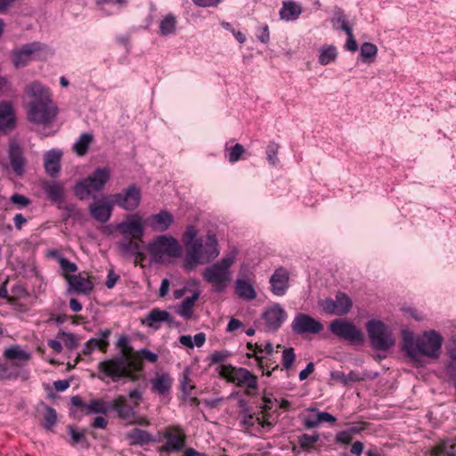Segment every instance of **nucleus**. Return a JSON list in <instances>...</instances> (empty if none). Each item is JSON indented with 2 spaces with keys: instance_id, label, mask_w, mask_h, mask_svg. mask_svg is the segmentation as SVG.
<instances>
[{
  "instance_id": "1",
  "label": "nucleus",
  "mask_w": 456,
  "mask_h": 456,
  "mask_svg": "<svg viewBox=\"0 0 456 456\" xmlns=\"http://www.w3.org/2000/svg\"><path fill=\"white\" fill-rule=\"evenodd\" d=\"M24 93L32 99L27 108L28 119L45 126L51 124L57 115V107L48 88L38 81H33L26 86Z\"/></svg>"
},
{
  "instance_id": "2",
  "label": "nucleus",
  "mask_w": 456,
  "mask_h": 456,
  "mask_svg": "<svg viewBox=\"0 0 456 456\" xmlns=\"http://www.w3.org/2000/svg\"><path fill=\"white\" fill-rule=\"evenodd\" d=\"M402 338L403 350L414 362H419L420 356L431 359L440 356L444 338L434 330L424 331L422 336H414L411 330H403Z\"/></svg>"
},
{
  "instance_id": "3",
  "label": "nucleus",
  "mask_w": 456,
  "mask_h": 456,
  "mask_svg": "<svg viewBox=\"0 0 456 456\" xmlns=\"http://www.w3.org/2000/svg\"><path fill=\"white\" fill-rule=\"evenodd\" d=\"M98 378L104 381L110 378L113 382L122 379H128L131 381H137L139 376L131 371V362L124 356H115L106 359L98 363Z\"/></svg>"
},
{
  "instance_id": "4",
  "label": "nucleus",
  "mask_w": 456,
  "mask_h": 456,
  "mask_svg": "<svg viewBox=\"0 0 456 456\" xmlns=\"http://www.w3.org/2000/svg\"><path fill=\"white\" fill-rule=\"evenodd\" d=\"M110 178V171L108 167H97L92 175L75 183L73 192L79 200H86L93 192L102 191Z\"/></svg>"
},
{
  "instance_id": "5",
  "label": "nucleus",
  "mask_w": 456,
  "mask_h": 456,
  "mask_svg": "<svg viewBox=\"0 0 456 456\" xmlns=\"http://www.w3.org/2000/svg\"><path fill=\"white\" fill-rule=\"evenodd\" d=\"M219 375L237 387H245V395H253L258 388L257 377L248 369L234 367L232 364L222 365Z\"/></svg>"
},
{
  "instance_id": "6",
  "label": "nucleus",
  "mask_w": 456,
  "mask_h": 456,
  "mask_svg": "<svg viewBox=\"0 0 456 456\" xmlns=\"http://www.w3.org/2000/svg\"><path fill=\"white\" fill-rule=\"evenodd\" d=\"M147 250L156 263H160L163 256H180L182 248L175 238L159 235L148 243Z\"/></svg>"
},
{
  "instance_id": "7",
  "label": "nucleus",
  "mask_w": 456,
  "mask_h": 456,
  "mask_svg": "<svg viewBox=\"0 0 456 456\" xmlns=\"http://www.w3.org/2000/svg\"><path fill=\"white\" fill-rule=\"evenodd\" d=\"M366 330L371 344L376 350L386 351L395 344L391 331L387 325L379 320H370L366 323Z\"/></svg>"
},
{
  "instance_id": "8",
  "label": "nucleus",
  "mask_w": 456,
  "mask_h": 456,
  "mask_svg": "<svg viewBox=\"0 0 456 456\" xmlns=\"http://www.w3.org/2000/svg\"><path fill=\"white\" fill-rule=\"evenodd\" d=\"M45 48V45L37 41L27 43L11 52L12 62L16 69L26 67L32 61L39 60Z\"/></svg>"
},
{
  "instance_id": "9",
  "label": "nucleus",
  "mask_w": 456,
  "mask_h": 456,
  "mask_svg": "<svg viewBox=\"0 0 456 456\" xmlns=\"http://www.w3.org/2000/svg\"><path fill=\"white\" fill-rule=\"evenodd\" d=\"M330 332L351 345H361L364 341L362 331L346 319H336L330 323Z\"/></svg>"
},
{
  "instance_id": "10",
  "label": "nucleus",
  "mask_w": 456,
  "mask_h": 456,
  "mask_svg": "<svg viewBox=\"0 0 456 456\" xmlns=\"http://www.w3.org/2000/svg\"><path fill=\"white\" fill-rule=\"evenodd\" d=\"M110 199L114 206H118L126 211H134L141 203L142 191L135 183H132L120 192L110 195Z\"/></svg>"
},
{
  "instance_id": "11",
  "label": "nucleus",
  "mask_w": 456,
  "mask_h": 456,
  "mask_svg": "<svg viewBox=\"0 0 456 456\" xmlns=\"http://www.w3.org/2000/svg\"><path fill=\"white\" fill-rule=\"evenodd\" d=\"M291 330L295 334L302 335L305 333L318 334L323 330L322 323L306 314H297L292 323Z\"/></svg>"
},
{
  "instance_id": "12",
  "label": "nucleus",
  "mask_w": 456,
  "mask_h": 456,
  "mask_svg": "<svg viewBox=\"0 0 456 456\" xmlns=\"http://www.w3.org/2000/svg\"><path fill=\"white\" fill-rule=\"evenodd\" d=\"M185 248V256L183 259V267L187 271H192L200 264H204L203 260V240L201 238L183 244Z\"/></svg>"
},
{
  "instance_id": "13",
  "label": "nucleus",
  "mask_w": 456,
  "mask_h": 456,
  "mask_svg": "<svg viewBox=\"0 0 456 456\" xmlns=\"http://www.w3.org/2000/svg\"><path fill=\"white\" fill-rule=\"evenodd\" d=\"M265 321V330L269 332L277 331L287 319V314L280 304H274L262 314Z\"/></svg>"
},
{
  "instance_id": "14",
  "label": "nucleus",
  "mask_w": 456,
  "mask_h": 456,
  "mask_svg": "<svg viewBox=\"0 0 456 456\" xmlns=\"http://www.w3.org/2000/svg\"><path fill=\"white\" fill-rule=\"evenodd\" d=\"M117 228L120 233L130 235L135 240H142L144 236V226L137 214L129 216L126 221L119 223Z\"/></svg>"
},
{
  "instance_id": "15",
  "label": "nucleus",
  "mask_w": 456,
  "mask_h": 456,
  "mask_svg": "<svg viewBox=\"0 0 456 456\" xmlns=\"http://www.w3.org/2000/svg\"><path fill=\"white\" fill-rule=\"evenodd\" d=\"M164 437L167 442L159 449L160 452H178L185 445L186 437L183 434H181V429L178 426L168 428L164 434Z\"/></svg>"
},
{
  "instance_id": "16",
  "label": "nucleus",
  "mask_w": 456,
  "mask_h": 456,
  "mask_svg": "<svg viewBox=\"0 0 456 456\" xmlns=\"http://www.w3.org/2000/svg\"><path fill=\"white\" fill-rule=\"evenodd\" d=\"M203 278L208 283L213 284L215 292H222L226 287V283L230 281L229 272H224L218 265H211L203 272Z\"/></svg>"
},
{
  "instance_id": "17",
  "label": "nucleus",
  "mask_w": 456,
  "mask_h": 456,
  "mask_svg": "<svg viewBox=\"0 0 456 456\" xmlns=\"http://www.w3.org/2000/svg\"><path fill=\"white\" fill-rule=\"evenodd\" d=\"M148 225L154 232H163L169 229L174 223V217L167 210H160L147 219Z\"/></svg>"
},
{
  "instance_id": "18",
  "label": "nucleus",
  "mask_w": 456,
  "mask_h": 456,
  "mask_svg": "<svg viewBox=\"0 0 456 456\" xmlns=\"http://www.w3.org/2000/svg\"><path fill=\"white\" fill-rule=\"evenodd\" d=\"M271 291L275 296H283L289 289V273L284 268H278L270 277Z\"/></svg>"
},
{
  "instance_id": "19",
  "label": "nucleus",
  "mask_w": 456,
  "mask_h": 456,
  "mask_svg": "<svg viewBox=\"0 0 456 456\" xmlns=\"http://www.w3.org/2000/svg\"><path fill=\"white\" fill-rule=\"evenodd\" d=\"M9 160L12 169L16 175L21 176L25 172V157L22 148L15 143L12 142L9 147Z\"/></svg>"
},
{
  "instance_id": "20",
  "label": "nucleus",
  "mask_w": 456,
  "mask_h": 456,
  "mask_svg": "<svg viewBox=\"0 0 456 456\" xmlns=\"http://www.w3.org/2000/svg\"><path fill=\"white\" fill-rule=\"evenodd\" d=\"M113 206L111 200L92 203L89 206L90 216L102 224L107 223L112 215Z\"/></svg>"
},
{
  "instance_id": "21",
  "label": "nucleus",
  "mask_w": 456,
  "mask_h": 456,
  "mask_svg": "<svg viewBox=\"0 0 456 456\" xmlns=\"http://www.w3.org/2000/svg\"><path fill=\"white\" fill-rule=\"evenodd\" d=\"M62 152L53 149L44 154V167L47 175L57 177L61 171V159Z\"/></svg>"
},
{
  "instance_id": "22",
  "label": "nucleus",
  "mask_w": 456,
  "mask_h": 456,
  "mask_svg": "<svg viewBox=\"0 0 456 456\" xmlns=\"http://www.w3.org/2000/svg\"><path fill=\"white\" fill-rule=\"evenodd\" d=\"M69 286L78 294L89 295L94 289V283L88 279L76 274H64Z\"/></svg>"
},
{
  "instance_id": "23",
  "label": "nucleus",
  "mask_w": 456,
  "mask_h": 456,
  "mask_svg": "<svg viewBox=\"0 0 456 456\" xmlns=\"http://www.w3.org/2000/svg\"><path fill=\"white\" fill-rule=\"evenodd\" d=\"M13 108L9 102H0V132L6 133L15 126Z\"/></svg>"
},
{
  "instance_id": "24",
  "label": "nucleus",
  "mask_w": 456,
  "mask_h": 456,
  "mask_svg": "<svg viewBox=\"0 0 456 456\" xmlns=\"http://www.w3.org/2000/svg\"><path fill=\"white\" fill-rule=\"evenodd\" d=\"M43 190L48 199L58 206L65 201V188L60 182H47L44 184Z\"/></svg>"
},
{
  "instance_id": "25",
  "label": "nucleus",
  "mask_w": 456,
  "mask_h": 456,
  "mask_svg": "<svg viewBox=\"0 0 456 456\" xmlns=\"http://www.w3.org/2000/svg\"><path fill=\"white\" fill-rule=\"evenodd\" d=\"M307 411H316L315 415L307 416L304 419V427L307 429L317 428L322 422L333 423L336 421V418L333 415L326 411H317L314 407L308 408Z\"/></svg>"
},
{
  "instance_id": "26",
  "label": "nucleus",
  "mask_w": 456,
  "mask_h": 456,
  "mask_svg": "<svg viewBox=\"0 0 456 456\" xmlns=\"http://www.w3.org/2000/svg\"><path fill=\"white\" fill-rule=\"evenodd\" d=\"M151 391L161 395L170 393L173 379L169 373L156 374L154 379H151Z\"/></svg>"
},
{
  "instance_id": "27",
  "label": "nucleus",
  "mask_w": 456,
  "mask_h": 456,
  "mask_svg": "<svg viewBox=\"0 0 456 456\" xmlns=\"http://www.w3.org/2000/svg\"><path fill=\"white\" fill-rule=\"evenodd\" d=\"M109 410H113L118 416L125 420H128L134 417V411L127 403L123 395H118L111 403H109Z\"/></svg>"
},
{
  "instance_id": "28",
  "label": "nucleus",
  "mask_w": 456,
  "mask_h": 456,
  "mask_svg": "<svg viewBox=\"0 0 456 456\" xmlns=\"http://www.w3.org/2000/svg\"><path fill=\"white\" fill-rule=\"evenodd\" d=\"M218 241L216 236L208 232L206 237L205 244H203L202 254L204 263H208L219 255Z\"/></svg>"
},
{
  "instance_id": "29",
  "label": "nucleus",
  "mask_w": 456,
  "mask_h": 456,
  "mask_svg": "<svg viewBox=\"0 0 456 456\" xmlns=\"http://www.w3.org/2000/svg\"><path fill=\"white\" fill-rule=\"evenodd\" d=\"M200 291H194L191 297H188L183 300L176 313L185 320L191 319L193 315V307L195 305L196 301L200 298Z\"/></svg>"
},
{
  "instance_id": "30",
  "label": "nucleus",
  "mask_w": 456,
  "mask_h": 456,
  "mask_svg": "<svg viewBox=\"0 0 456 456\" xmlns=\"http://www.w3.org/2000/svg\"><path fill=\"white\" fill-rule=\"evenodd\" d=\"M67 432L70 436L68 443L72 447H76L79 444L84 449H89L90 443L86 438V430L79 431L76 427L69 425L67 427Z\"/></svg>"
},
{
  "instance_id": "31",
  "label": "nucleus",
  "mask_w": 456,
  "mask_h": 456,
  "mask_svg": "<svg viewBox=\"0 0 456 456\" xmlns=\"http://www.w3.org/2000/svg\"><path fill=\"white\" fill-rule=\"evenodd\" d=\"M132 445H145L151 442H155V438L147 430L135 428L127 434Z\"/></svg>"
},
{
  "instance_id": "32",
  "label": "nucleus",
  "mask_w": 456,
  "mask_h": 456,
  "mask_svg": "<svg viewBox=\"0 0 456 456\" xmlns=\"http://www.w3.org/2000/svg\"><path fill=\"white\" fill-rule=\"evenodd\" d=\"M302 12L301 6L293 1H284L280 10V18L285 20H295Z\"/></svg>"
},
{
  "instance_id": "33",
  "label": "nucleus",
  "mask_w": 456,
  "mask_h": 456,
  "mask_svg": "<svg viewBox=\"0 0 456 456\" xmlns=\"http://www.w3.org/2000/svg\"><path fill=\"white\" fill-rule=\"evenodd\" d=\"M118 251L123 256H140L142 255L139 243L132 238H124L118 244Z\"/></svg>"
},
{
  "instance_id": "34",
  "label": "nucleus",
  "mask_w": 456,
  "mask_h": 456,
  "mask_svg": "<svg viewBox=\"0 0 456 456\" xmlns=\"http://www.w3.org/2000/svg\"><path fill=\"white\" fill-rule=\"evenodd\" d=\"M111 330L109 329L100 330L96 338H90L88 343L92 346L93 351L99 349L102 353H106L109 346V338Z\"/></svg>"
},
{
  "instance_id": "35",
  "label": "nucleus",
  "mask_w": 456,
  "mask_h": 456,
  "mask_svg": "<svg viewBox=\"0 0 456 456\" xmlns=\"http://www.w3.org/2000/svg\"><path fill=\"white\" fill-rule=\"evenodd\" d=\"M235 292L239 297L248 301L256 297L254 287L246 280L238 279L235 281Z\"/></svg>"
},
{
  "instance_id": "36",
  "label": "nucleus",
  "mask_w": 456,
  "mask_h": 456,
  "mask_svg": "<svg viewBox=\"0 0 456 456\" xmlns=\"http://www.w3.org/2000/svg\"><path fill=\"white\" fill-rule=\"evenodd\" d=\"M147 324L150 327L153 326V322H167L168 324H172L174 322L173 317L170 313L167 310H161L159 308H154L149 312L147 318Z\"/></svg>"
},
{
  "instance_id": "37",
  "label": "nucleus",
  "mask_w": 456,
  "mask_h": 456,
  "mask_svg": "<svg viewBox=\"0 0 456 456\" xmlns=\"http://www.w3.org/2000/svg\"><path fill=\"white\" fill-rule=\"evenodd\" d=\"M177 26L176 17L173 13L166 15L159 23V34L168 36L175 32Z\"/></svg>"
},
{
  "instance_id": "38",
  "label": "nucleus",
  "mask_w": 456,
  "mask_h": 456,
  "mask_svg": "<svg viewBox=\"0 0 456 456\" xmlns=\"http://www.w3.org/2000/svg\"><path fill=\"white\" fill-rule=\"evenodd\" d=\"M93 140L94 136L91 134H82L73 145L74 151L78 156H84L87 152L89 145Z\"/></svg>"
},
{
  "instance_id": "39",
  "label": "nucleus",
  "mask_w": 456,
  "mask_h": 456,
  "mask_svg": "<svg viewBox=\"0 0 456 456\" xmlns=\"http://www.w3.org/2000/svg\"><path fill=\"white\" fill-rule=\"evenodd\" d=\"M378 53L376 45L365 42L361 45L360 57L364 63H371L374 61Z\"/></svg>"
},
{
  "instance_id": "40",
  "label": "nucleus",
  "mask_w": 456,
  "mask_h": 456,
  "mask_svg": "<svg viewBox=\"0 0 456 456\" xmlns=\"http://www.w3.org/2000/svg\"><path fill=\"white\" fill-rule=\"evenodd\" d=\"M109 411V403H106L102 399H93L86 405L85 414H106Z\"/></svg>"
},
{
  "instance_id": "41",
  "label": "nucleus",
  "mask_w": 456,
  "mask_h": 456,
  "mask_svg": "<svg viewBox=\"0 0 456 456\" xmlns=\"http://www.w3.org/2000/svg\"><path fill=\"white\" fill-rule=\"evenodd\" d=\"M42 405L45 410L44 420L42 422V426L46 430L51 431V430H53V428L57 423V412L53 407H51L44 403H42Z\"/></svg>"
},
{
  "instance_id": "42",
  "label": "nucleus",
  "mask_w": 456,
  "mask_h": 456,
  "mask_svg": "<svg viewBox=\"0 0 456 456\" xmlns=\"http://www.w3.org/2000/svg\"><path fill=\"white\" fill-rule=\"evenodd\" d=\"M335 302L341 315H345L349 313L353 305L351 298L343 292L337 293L335 297Z\"/></svg>"
},
{
  "instance_id": "43",
  "label": "nucleus",
  "mask_w": 456,
  "mask_h": 456,
  "mask_svg": "<svg viewBox=\"0 0 456 456\" xmlns=\"http://www.w3.org/2000/svg\"><path fill=\"white\" fill-rule=\"evenodd\" d=\"M4 356L8 360L28 361L30 358L29 354L20 349L18 346L7 348L4 353Z\"/></svg>"
},
{
  "instance_id": "44",
  "label": "nucleus",
  "mask_w": 456,
  "mask_h": 456,
  "mask_svg": "<svg viewBox=\"0 0 456 456\" xmlns=\"http://www.w3.org/2000/svg\"><path fill=\"white\" fill-rule=\"evenodd\" d=\"M338 56L337 48L334 45H329L322 49L319 55V62L322 65H327L336 60Z\"/></svg>"
},
{
  "instance_id": "45",
  "label": "nucleus",
  "mask_w": 456,
  "mask_h": 456,
  "mask_svg": "<svg viewBox=\"0 0 456 456\" xmlns=\"http://www.w3.org/2000/svg\"><path fill=\"white\" fill-rule=\"evenodd\" d=\"M57 338L61 339L65 346L69 350L75 349L78 346V338L73 333L60 330L57 334Z\"/></svg>"
},
{
  "instance_id": "46",
  "label": "nucleus",
  "mask_w": 456,
  "mask_h": 456,
  "mask_svg": "<svg viewBox=\"0 0 456 456\" xmlns=\"http://www.w3.org/2000/svg\"><path fill=\"white\" fill-rule=\"evenodd\" d=\"M280 149V144L275 142L274 141L269 142L266 147V159L269 164L272 166H276L279 162L278 159V151Z\"/></svg>"
},
{
  "instance_id": "47",
  "label": "nucleus",
  "mask_w": 456,
  "mask_h": 456,
  "mask_svg": "<svg viewBox=\"0 0 456 456\" xmlns=\"http://www.w3.org/2000/svg\"><path fill=\"white\" fill-rule=\"evenodd\" d=\"M442 456H456V442L451 440L443 441L437 447Z\"/></svg>"
},
{
  "instance_id": "48",
  "label": "nucleus",
  "mask_w": 456,
  "mask_h": 456,
  "mask_svg": "<svg viewBox=\"0 0 456 456\" xmlns=\"http://www.w3.org/2000/svg\"><path fill=\"white\" fill-rule=\"evenodd\" d=\"M226 151H228L229 162L234 163L242 158V155L245 153L246 151L242 144L236 143L230 149L226 147Z\"/></svg>"
},
{
  "instance_id": "49",
  "label": "nucleus",
  "mask_w": 456,
  "mask_h": 456,
  "mask_svg": "<svg viewBox=\"0 0 456 456\" xmlns=\"http://www.w3.org/2000/svg\"><path fill=\"white\" fill-rule=\"evenodd\" d=\"M322 310L329 314L341 315L338 305L335 302V299L332 298H325L319 303Z\"/></svg>"
},
{
  "instance_id": "50",
  "label": "nucleus",
  "mask_w": 456,
  "mask_h": 456,
  "mask_svg": "<svg viewBox=\"0 0 456 456\" xmlns=\"http://www.w3.org/2000/svg\"><path fill=\"white\" fill-rule=\"evenodd\" d=\"M58 208L63 211L62 216L64 220H68L70 217L78 216L80 214L77 205L73 203L61 204L58 206Z\"/></svg>"
},
{
  "instance_id": "51",
  "label": "nucleus",
  "mask_w": 456,
  "mask_h": 456,
  "mask_svg": "<svg viewBox=\"0 0 456 456\" xmlns=\"http://www.w3.org/2000/svg\"><path fill=\"white\" fill-rule=\"evenodd\" d=\"M319 440V435H308L303 434L299 436V444L300 447L304 450H309L312 445L317 443Z\"/></svg>"
},
{
  "instance_id": "52",
  "label": "nucleus",
  "mask_w": 456,
  "mask_h": 456,
  "mask_svg": "<svg viewBox=\"0 0 456 456\" xmlns=\"http://www.w3.org/2000/svg\"><path fill=\"white\" fill-rule=\"evenodd\" d=\"M295 360H296V354L294 352V348H292V347L285 348L283 350L282 359H281L283 367L286 370H289L292 367Z\"/></svg>"
},
{
  "instance_id": "53",
  "label": "nucleus",
  "mask_w": 456,
  "mask_h": 456,
  "mask_svg": "<svg viewBox=\"0 0 456 456\" xmlns=\"http://www.w3.org/2000/svg\"><path fill=\"white\" fill-rule=\"evenodd\" d=\"M117 346L121 349L119 356H124L126 359H129L132 353V347L129 346L128 338L126 336H121L118 338Z\"/></svg>"
},
{
  "instance_id": "54",
  "label": "nucleus",
  "mask_w": 456,
  "mask_h": 456,
  "mask_svg": "<svg viewBox=\"0 0 456 456\" xmlns=\"http://www.w3.org/2000/svg\"><path fill=\"white\" fill-rule=\"evenodd\" d=\"M137 355L149 362L155 363L159 360L158 354L151 352L148 348H142L137 351Z\"/></svg>"
},
{
  "instance_id": "55",
  "label": "nucleus",
  "mask_w": 456,
  "mask_h": 456,
  "mask_svg": "<svg viewBox=\"0 0 456 456\" xmlns=\"http://www.w3.org/2000/svg\"><path fill=\"white\" fill-rule=\"evenodd\" d=\"M198 236V230L197 228L194 226V225H188L186 227V231L184 232L183 235V244L185 243H190V242H193L194 240H198L199 238H197Z\"/></svg>"
},
{
  "instance_id": "56",
  "label": "nucleus",
  "mask_w": 456,
  "mask_h": 456,
  "mask_svg": "<svg viewBox=\"0 0 456 456\" xmlns=\"http://www.w3.org/2000/svg\"><path fill=\"white\" fill-rule=\"evenodd\" d=\"M10 201L17 205L20 208H26L31 203V200L28 197L19 193L12 195Z\"/></svg>"
},
{
  "instance_id": "57",
  "label": "nucleus",
  "mask_w": 456,
  "mask_h": 456,
  "mask_svg": "<svg viewBox=\"0 0 456 456\" xmlns=\"http://www.w3.org/2000/svg\"><path fill=\"white\" fill-rule=\"evenodd\" d=\"M60 266L65 274H69V273H75L77 270V266L75 263L70 262L69 259L65 257H60L59 259Z\"/></svg>"
},
{
  "instance_id": "58",
  "label": "nucleus",
  "mask_w": 456,
  "mask_h": 456,
  "mask_svg": "<svg viewBox=\"0 0 456 456\" xmlns=\"http://www.w3.org/2000/svg\"><path fill=\"white\" fill-rule=\"evenodd\" d=\"M347 40L345 45V48L350 52H355L358 49V45L353 35L352 28H347L346 33Z\"/></svg>"
},
{
  "instance_id": "59",
  "label": "nucleus",
  "mask_w": 456,
  "mask_h": 456,
  "mask_svg": "<svg viewBox=\"0 0 456 456\" xmlns=\"http://www.w3.org/2000/svg\"><path fill=\"white\" fill-rule=\"evenodd\" d=\"M367 423L366 422H356V423H353L352 425H350V427H348V428L346 429V431L352 436H354V435H358L360 434L361 432L364 431L367 428Z\"/></svg>"
},
{
  "instance_id": "60",
  "label": "nucleus",
  "mask_w": 456,
  "mask_h": 456,
  "mask_svg": "<svg viewBox=\"0 0 456 456\" xmlns=\"http://www.w3.org/2000/svg\"><path fill=\"white\" fill-rule=\"evenodd\" d=\"M190 379L188 376V370H186L183 374V378L181 380V389L183 394L190 395L191 393V390L194 389V385L190 384Z\"/></svg>"
},
{
  "instance_id": "61",
  "label": "nucleus",
  "mask_w": 456,
  "mask_h": 456,
  "mask_svg": "<svg viewBox=\"0 0 456 456\" xmlns=\"http://www.w3.org/2000/svg\"><path fill=\"white\" fill-rule=\"evenodd\" d=\"M353 436L346 430L340 431L336 435L335 441L337 444H349Z\"/></svg>"
},
{
  "instance_id": "62",
  "label": "nucleus",
  "mask_w": 456,
  "mask_h": 456,
  "mask_svg": "<svg viewBox=\"0 0 456 456\" xmlns=\"http://www.w3.org/2000/svg\"><path fill=\"white\" fill-rule=\"evenodd\" d=\"M234 262V256H225L223 257L219 262L214 264L215 265H218L219 268L224 272H228V269L232 266Z\"/></svg>"
},
{
  "instance_id": "63",
  "label": "nucleus",
  "mask_w": 456,
  "mask_h": 456,
  "mask_svg": "<svg viewBox=\"0 0 456 456\" xmlns=\"http://www.w3.org/2000/svg\"><path fill=\"white\" fill-rule=\"evenodd\" d=\"M229 356V354L227 351H216L214 352L210 358H211V363H221L223 362L227 357Z\"/></svg>"
},
{
  "instance_id": "64",
  "label": "nucleus",
  "mask_w": 456,
  "mask_h": 456,
  "mask_svg": "<svg viewBox=\"0 0 456 456\" xmlns=\"http://www.w3.org/2000/svg\"><path fill=\"white\" fill-rule=\"evenodd\" d=\"M119 280V275L116 274L115 272L111 269L108 272L107 280L105 281V286L108 289H112L117 281Z\"/></svg>"
}]
</instances>
